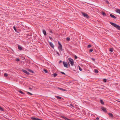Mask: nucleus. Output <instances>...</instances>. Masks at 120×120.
<instances>
[{"mask_svg": "<svg viewBox=\"0 0 120 120\" xmlns=\"http://www.w3.org/2000/svg\"><path fill=\"white\" fill-rule=\"evenodd\" d=\"M110 23L113 26L116 28L118 30H120V26L112 22H110Z\"/></svg>", "mask_w": 120, "mask_h": 120, "instance_id": "nucleus-1", "label": "nucleus"}, {"mask_svg": "<svg viewBox=\"0 0 120 120\" xmlns=\"http://www.w3.org/2000/svg\"><path fill=\"white\" fill-rule=\"evenodd\" d=\"M68 60H69L70 63L71 64V65L72 66H73L74 64V62L73 60L71 58H69L68 59Z\"/></svg>", "mask_w": 120, "mask_h": 120, "instance_id": "nucleus-2", "label": "nucleus"}, {"mask_svg": "<svg viewBox=\"0 0 120 120\" xmlns=\"http://www.w3.org/2000/svg\"><path fill=\"white\" fill-rule=\"evenodd\" d=\"M82 14L86 18H88L89 16L86 13H84L83 12L82 13Z\"/></svg>", "mask_w": 120, "mask_h": 120, "instance_id": "nucleus-3", "label": "nucleus"}, {"mask_svg": "<svg viewBox=\"0 0 120 120\" xmlns=\"http://www.w3.org/2000/svg\"><path fill=\"white\" fill-rule=\"evenodd\" d=\"M58 48L60 52L62 51L63 50L62 45L59 46Z\"/></svg>", "mask_w": 120, "mask_h": 120, "instance_id": "nucleus-4", "label": "nucleus"}, {"mask_svg": "<svg viewBox=\"0 0 120 120\" xmlns=\"http://www.w3.org/2000/svg\"><path fill=\"white\" fill-rule=\"evenodd\" d=\"M101 108L103 112H106V109L105 108L103 107H101Z\"/></svg>", "mask_w": 120, "mask_h": 120, "instance_id": "nucleus-5", "label": "nucleus"}, {"mask_svg": "<svg viewBox=\"0 0 120 120\" xmlns=\"http://www.w3.org/2000/svg\"><path fill=\"white\" fill-rule=\"evenodd\" d=\"M22 71L23 72H24V73H26V74H27L28 75H29L30 74V73L28 72L26 70H23Z\"/></svg>", "mask_w": 120, "mask_h": 120, "instance_id": "nucleus-6", "label": "nucleus"}, {"mask_svg": "<svg viewBox=\"0 0 120 120\" xmlns=\"http://www.w3.org/2000/svg\"><path fill=\"white\" fill-rule=\"evenodd\" d=\"M110 15L111 17L114 19H115L116 18V17L112 14H110Z\"/></svg>", "mask_w": 120, "mask_h": 120, "instance_id": "nucleus-7", "label": "nucleus"}, {"mask_svg": "<svg viewBox=\"0 0 120 120\" xmlns=\"http://www.w3.org/2000/svg\"><path fill=\"white\" fill-rule=\"evenodd\" d=\"M63 64L64 65V66L66 67L67 68L68 67V64H67L64 61L63 62Z\"/></svg>", "mask_w": 120, "mask_h": 120, "instance_id": "nucleus-8", "label": "nucleus"}, {"mask_svg": "<svg viewBox=\"0 0 120 120\" xmlns=\"http://www.w3.org/2000/svg\"><path fill=\"white\" fill-rule=\"evenodd\" d=\"M49 45H50L51 47L52 48H53L54 47V45L53 43L52 42H49Z\"/></svg>", "mask_w": 120, "mask_h": 120, "instance_id": "nucleus-9", "label": "nucleus"}, {"mask_svg": "<svg viewBox=\"0 0 120 120\" xmlns=\"http://www.w3.org/2000/svg\"><path fill=\"white\" fill-rule=\"evenodd\" d=\"M57 88L60 90H62V91H67V90L65 89H63V88H59V87H58Z\"/></svg>", "mask_w": 120, "mask_h": 120, "instance_id": "nucleus-10", "label": "nucleus"}, {"mask_svg": "<svg viewBox=\"0 0 120 120\" xmlns=\"http://www.w3.org/2000/svg\"><path fill=\"white\" fill-rule=\"evenodd\" d=\"M108 114L110 117H113V115L112 113H108Z\"/></svg>", "mask_w": 120, "mask_h": 120, "instance_id": "nucleus-11", "label": "nucleus"}, {"mask_svg": "<svg viewBox=\"0 0 120 120\" xmlns=\"http://www.w3.org/2000/svg\"><path fill=\"white\" fill-rule=\"evenodd\" d=\"M43 33L45 35H46V33L45 30H43L42 31Z\"/></svg>", "mask_w": 120, "mask_h": 120, "instance_id": "nucleus-12", "label": "nucleus"}, {"mask_svg": "<svg viewBox=\"0 0 120 120\" xmlns=\"http://www.w3.org/2000/svg\"><path fill=\"white\" fill-rule=\"evenodd\" d=\"M116 11L118 13L120 14V9H117L116 10Z\"/></svg>", "mask_w": 120, "mask_h": 120, "instance_id": "nucleus-13", "label": "nucleus"}, {"mask_svg": "<svg viewBox=\"0 0 120 120\" xmlns=\"http://www.w3.org/2000/svg\"><path fill=\"white\" fill-rule=\"evenodd\" d=\"M18 47L19 49V50H22V48L21 47V46L20 45H18Z\"/></svg>", "mask_w": 120, "mask_h": 120, "instance_id": "nucleus-14", "label": "nucleus"}, {"mask_svg": "<svg viewBox=\"0 0 120 120\" xmlns=\"http://www.w3.org/2000/svg\"><path fill=\"white\" fill-rule=\"evenodd\" d=\"M55 97L58 99H61L62 98V97L58 96H55Z\"/></svg>", "mask_w": 120, "mask_h": 120, "instance_id": "nucleus-15", "label": "nucleus"}, {"mask_svg": "<svg viewBox=\"0 0 120 120\" xmlns=\"http://www.w3.org/2000/svg\"><path fill=\"white\" fill-rule=\"evenodd\" d=\"M57 74L56 73H53L52 74V75L54 76V77H56V76H57Z\"/></svg>", "mask_w": 120, "mask_h": 120, "instance_id": "nucleus-16", "label": "nucleus"}, {"mask_svg": "<svg viewBox=\"0 0 120 120\" xmlns=\"http://www.w3.org/2000/svg\"><path fill=\"white\" fill-rule=\"evenodd\" d=\"M102 14L104 16H105L106 15L105 13L104 12H102Z\"/></svg>", "mask_w": 120, "mask_h": 120, "instance_id": "nucleus-17", "label": "nucleus"}, {"mask_svg": "<svg viewBox=\"0 0 120 120\" xmlns=\"http://www.w3.org/2000/svg\"><path fill=\"white\" fill-rule=\"evenodd\" d=\"M100 101L101 103L103 105L104 104V102H103V101L102 100H100Z\"/></svg>", "mask_w": 120, "mask_h": 120, "instance_id": "nucleus-18", "label": "nucleus"}, {"mask_svg": "<svg viewBox=\"0 0 120 120\" xmlns=\"http://www.w3.org/2000/svg\"><path fill=\"white\" fill-rule=\"evenodd\" d=\"M109 51L111 52H113V51L112 49L111 48H110L109 49Z\"/></svg>", "mask_w": 120, "mask_h": 120, "instance_id": "nucleus-19", "label": "nucleus"}, {"mask_svg": "<svg viewBox=\"0 0 120 120\" xmlns=\"http://www.w3.org/2000/svg\"><path fill=\"white\" fill-rule=\"evenodd\" d=\"M4 76L5 77H7L8 75V74L7 73H5L4 74Z\"/></svg>", "mask_w": 120, "mask_h": 120, "instance_id": "nucleus-20", "label": "nucleus"}, {"mask_svg": "<svg viewBox=\"0 0 120 120\" xmlns=\"http://www.w3.org/2000/svg\"><path fill=\"white\" fill-rule=\"evenodd\" d=\"M28 71H29L30 72H32V73H34V72L33 71H32L31 70H30V69H28Z\"/></svg>", "mask_w": 120, "mask_h": 120, "instance_id": "nucleus-21", "label": "nucleus"}, {"mask_svg": "<svg viewBox=\"0 0 120 120\" xmlns=\"http://www.w3.org/2000/svg\"><path fill=\"white\" fill-rule=\"evenodd\" d=\"M13 29L15 31H17V30L15 26H14L13 27Z\"/></svg>", "mask_w": 120, "mask_h": 120, "instance_id": "nucleus-22", "label": "nucleus"}, {"mask_svg": "<svg viewBox=\"0 0 120 120\" xmlns=\"http://www.w3.org/2000/svg\"><path fill=\"white\" fill-rule=\"evenodd\" d=\"M98 71L97 69H95L94 70V72L96 73H98Z\"/></svg>", "mask_w": 120, "mask_h": 120, "instance_id": "nucleus-23", "label": "nucleus"}, {"mask_svg": "<svg viewBox=\"0 0 120 120\" xmlns=\"http://www.w3.org/2000/svg\"><path fill=\"white\" fill-rule=\"evenodd\" d=\"M44 71H45V72L46 73H48V71H47L45 69H44L43 70Z\"/></svg>", "mask_w": 120, "mask_h": 120, "instance_id": "nucleus-24", "label": "nucleus"}, {"mask_svg": "<svg viewBox=\"0 0 120 120\" xmlns=\"http://www.w3.org/2000/svg\"><path fill=\"white\" fill-rule=\"evenodd\" d=\"M19 92L20 93H21L22 94H24V93H23V92H22V91H21V90H19Z\"/></svg>", "mask_w": 120, "mask_h": 120, "instance_id": "nucleus-25", "label": "nucleus"}, {"mask_svg": "<svg viewBox=\"0 0 120 120\" xmlns=\"http://www.w3.org/2000/svg\"><path fill=\"white\" fill-rule=\"evenodd\" d=\"M91 46V45H88L87 47L88 48H90V47Z\"/></svg>", "mask_w": 120, "mask_h": 120, "instance_id": "nucleus-26", "label": "nucleus"}, {"mask_svg": "<svg viewBox=\"0 0 120 120\" xmlns=\"http://www.w3.org/2000/svg\"><path fill=\"white\" fill-rule=\"evenodd\" d=\"M66 39L67 41H69L70 40V38H66Z\"/></svg>", "mask_w": 120, "mask_h": 120, "instance_id": "nucleus-27", "label": "nucleus"}, {"mask_svg": "<svg viewBox=\"0 0 120 120\" xmlns=\"http://www.w3.org/2000/svg\"><path fill=\"white\" fill-rule=\"evenodd\" d=\"M58 43L59 46L62 45L61 44V43H60L59 41H58Z\"/></svg>", "mask_w": 120, "mask_h": 120, "instance_id": "nucleus-28", "label": "nucleus"}, {"mask_svg": "<svg viewBox=\"0 0 120 120\" xmlns=\"http://www.w3.org/2000/svg\"><path fill=\"white\" fill-rule=\"evenodd\" d=\"M79 70L80 71H82V68L80 67L79 66Z\"/></svg>", "mask_w": 120, "mask_h": 120, "instance_id": "nucleus-29", "label": "nucleus"}, {"mask_svg": "<svg viewBox=\"0 0 120 120\" xmlns=\"http://www.w3.org/2000/svg\"><path fill=\"white\" fill-rule=\"evenodd\" d=\"M0 110L3 111H4L3 109L1 107H0Z\"/></svg>", "mask_w": 120, "mask_h": 120, "instance_id": "nucleus-30", "label": "nucleus"}, {"mask_svg": "<svg viewBox=\"0 0 120 120\" xmlns=\"http://www.w3.org/2000/svg\"><path fill=\"white\" fill-rule=\"evenodd\" d=\"M20 60L18 58H17L16 59V61L17 62H18V61H19Z\"/></svg>", "mask_w": 120, "mask_h": 120, "instance_id": "nucleus-31", "label": "nucleus"}, {"mask_svg": "<svg viewBox=\"0 0 120 120\" xmlns=\"http://www.w3.org/2000/svg\"><path fill=\"white\" fill-rule=\"evenodd\" d=\"M91 60L93 61H94L95 60V59H94L93 58H91Z\"/></svg>", "mask_w": 120, "mask_h": 120, "instance_id": "nucleus-32", "label": "nucleus"}, {"mask_svg": "<svg viewBox=\"0 0 120 120\" xmlns=\"http://www.w3.org/2000/svg\"><path fill=\"white\" fill-rule=\"evenodd\" d=\"M60 72L62 74H64V75H65V73L63 72Z\"/></svg>", "mask_w": 120, "mask_h": 120, "instance_id": "nucleus-33", "label": "nucleus"}, {"mask_svg": "<svg viewBox=\"0 0 120 120\" xmlns=\"http://www.w3.org/2000/svg\"><path fill=\"white\" fill-rule=\"evenodd\" d=\"M93 50L92 49H90V50L89 51L90 52H91L93 51Z\"/></svg>", "mask_w": 120, "mask_h": 120, "instance_id": "nucleus-34", "label": "nucleus"}, {"mask_svg": "<svg viewBox=\"0 0 120 120\" xmlns=\"http://www.w3.org/2000/svg\"><path fill=\"white\" fill-rule=\"evenodd\" d=\"M103 81L104 82H105L106 81V79H103Z\"/></svg>", "mask_w": 120, "mask_h": 120, "instance_id": "nucleus-35", "label": "nucleus"}, {"mask_svg": "<svg viewBox=\"0 0 120 120\" xmlns=\"http://www.w3.org/2000/svg\"><path fill=\"white\" fill-rule=\"evenodd\" d=\"M75 59H76L77 58V56H76V55H75Z\"/></svg>", "mask_w": 120, "mask_h": 120, "instance_id": "nucleus-36", "label": "nucleus"}, {"mask_svg": "<svg viewBox=\"0 0 120 120\" xmlns=\"http://www.w3.org/2000/svg\"><path fill=\"white\" fill-rule=\"evenodd\" d=\"M70 105L72 107H73L74 108V106H73V105L72 104H71Z\"/></svg>", "mask_w": 120, "mask_h": 120, "instance_id": "nucleus-37", "label": "nucleus"}, {"mask_svg": "<svg viewBox=\"0 0 120 120\" xmlns=\"http://www.w3.org/2000/svg\"><path fill=\"white\" fill-rule=\"evenodd\" d=\"M56 53H57V54L58 55V56H60V55L59 53L58 52H57Z\"/></svg>", "mask_w": 120, "mask_h": 120, "instance_id": "nucleus-38", "label": "nucleus"}, {"mask_svg": "<svg viewBox=\"0 0 120 120\" xmlns=\"http://www.w3.org/2000/svg\"><path fill=\"white\" fill-rule=\"evenodd\" d=\"M91 116H95L94 115V114H91Z\"/></svg>", "mask_w": 120, "mask_h": 120, "instance_id": "nucleus-39", "label": "nucleus"}, {"mask_svg": "<svg viewBox=\"0 0 120 120\" xmlns=\"http://www.w3.org/2000/svg\"><path fill=\"white\" fill-rule=\"evenodd\" d=\"M49 38L51 40H52V38H51L50 36L49 37Z\"/></svg>", "mask_w": 120, "mask_h": 120, "instance_id": "nucleus-40", "label": "nucleus"}, {"mask_svg": "<svg viewBox=\"0 0 120 120\" xmlns=\"http://www.w3.org/2000/svg\"><path fill=\"white\" fill-rule=\"evenodd\" d=\"M28 93H29V94L30 95H32V94L29 92H27Z\"/></svg>", "mask_w": 120, "mask_h": 120, "instance_id": "nucleus-41", "label": "nucleus"}, {"mask_svg": "<svg viewBox=\"0 0 120 120\" xmlns=\"http://www.w3.org/2000/svg\"><path fill=\"white\" fill-rule=\"evenodd\" d=\"M99 119V118L98 117H97L96 118V120H98Z\"/></svg>", "mask_w": 120, "mask_h": 120, "instance_id": "nucleus-42", "label": "nucleus"}, {"mask_svg": "<svg viewBox=\"0 0 120 120\" xmlns=\"http://www.w3.org/2000/svg\"><path fill=\"white\" fill-rule=\"evenodd\" d=\"M29 89L30 90H32V89L31 88H30V87L29 88Z\"/></svg>", "mask_w": 120, "mask_h": 120, "instance_id": "nucleus-43", "label": "nucleus"}, {"mask_svg": "<svg viewBox=\"0 0 120 120\" xmlns=\"http://www.w3.org/2000/svg\"><path fill=\"white\" fill-rule=\"evenodd\" d=\"M50 32L51 33H52V30L50 31Z\"/></svg>", "mask_w": 120, "mask_h": 120, "instance_id": "nucleus-44", "label": "nucleus"}, {"mask_svg": "<svg viewBox=\"0 0 120 120\" xmlns=\"http://www.w3.org/2000/svg\"><path fill=\"white\" fill-rule=\"evenodd\" d=\"M62 62V61L61 60H60V61H59V63H60L61 62Z\"/></svg>", "mask_w": 120, "mask_h": 120, "instance_id": "nucleus-45", "label": "nucleus"}, {"mask_svg": "<svg viewBox=\"0 0 120 120\" xmlns=\"http://www.w3.org/2000/svg\"><path fill=\"white\" fill-rule=\"evenodd\" d=\"M106 3H109V2L107 1H106Z\"/></svg>", "mask_w": 120, "mask_h": 120, "instance_id": "nucleus-46", "label": "nucleus"}, {"mask_svg": "<svg viewBox=\"0 0 120 120\" xmlns=\"http://www.w3.org/2000/svg\"><path fill=\"white\" fill-rule=\"evenodd\" d=\"M119 101V102H120V101Z\"/></svg>", "mask_w": 120, "mask_h": 120, "instance_id": "nucleus-47", "label": "nucleus"}]
</instances>
